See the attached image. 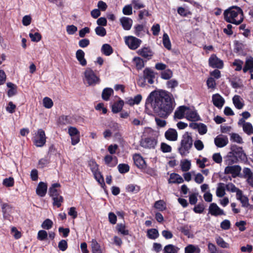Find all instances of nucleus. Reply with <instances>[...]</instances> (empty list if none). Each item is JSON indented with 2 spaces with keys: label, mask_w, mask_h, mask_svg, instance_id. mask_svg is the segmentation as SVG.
I'll use <instances>...</instances> for the list:
<instances>
[{
  "label": "nucleus",
  "mask_w": 253,
  "mask_h": 253,
  "mask_svg": "<svg viewBox=\"0 0 253 253\" xmlns=\"http://www.w3.org/2000/svg\"><path fill=\"white\" fill-rule=\"evenodd\" d=\"M126 190L128 192L137 193L140 191V188L138 185L130 184L126 186Z\"/></svg>",
  "instance_id": "45"
},
{
  "label": "nucleus",
  "mask_w": 253,
  "mask_h": 253,
  "mask_svg": "<svg viewBox=\"0 0 253 253\" xmlns=\"http://www.w3.org/2000/svg\"><path fill=\"white\" fill-rule=\"evenodd\" d=\"M241 171V167L239 165H228L224 169L225 174H231L233 178L239 176Z\"/></svg>",
  "instance_id": "10"
},
{
  "label": "nucleus",
  "mask_w": 253,
  "mask_h": 253,
  "mask_svg": "<svg viewBox=\"0 0 253 253\" xmlns=\"http://www.w3.org/2000/svg\"><path fill=\"white\" fill-rule=\"evenodd\" d=\"M96 34L100 37H103L106 35L107 32L103 27L97 26L95 29Z\"/></svg>",
  "instance_id": "53"
},
{
  "label": "nucleus",
  "mask_w": 253,
  "mask_h": 253,
  "mask_svg": "<svg viewBox=\"0 0 253 253\" xmlns=\"http://www.w3.org/2000/svg\"><path fill=\"white\" fill-rule=\"evenodd\" d=\"M124 105V102L123 100L120 99L117 102H115L112 106V111L113 113L116 114L120 112Z\"/></svg>",
  "instance_id": "23"
},
{
  "label": "nucleus",
  "mask_w": 253,
  "mask_h": 253,
  "mask_svg": "<svg viewBox=\"0 0 253 253\" xmlns=\"http://www.w3.org/2000/svg\"><path fill=\"white\" fill-rule=\"evenodd\" d=\"M116 229L119 233L123 235H128L129 230L126 229V226L125 224L118 223L116 226Z\"/></svg>",
  "instance_id": "34"
},
{
  "label": "nucleus",
  "mask_w": 253,
  "mask_h": 253,
  "mask_svg": "<svg viewBox=\"0 0 253 253\" xmlns=\"http://www.w3.org/2000/svg\"><path fill=\"white\" fill-rule=\"evenodd\" d=\"M243 71L244 73H246L248 71L251 73H253V57H250L246 59Z\"/></svg>",
  "instance_id": "27"
},
{
  "label": "nucleus",
  "mask_w": 253,
  "mask_h": 253,
  "mask_svg": "<svg viewBox=\"0 0 253 253\" xmlns=\"http://www.w3.org/2000/svg\"><path fill=\"white\" fill-rule=\"evenodd\" d=\"M131 4L133 5V8L136 10L144 8L145 6L141 0H132Z\"/></svg>",
  "instance_id": "51"
},
{
  "label": "nucleus",
  "mask_w": 253,
  "mask_h": 253,
  "mask_svg": "<svg viewBox=\"0 0 253 253\" xmlns=\"http://www.w3.org/2000/svg\"><path fill=\"white\" fill-rule=\"evenodd\" d=\"M145 104L146 105H150L153 112L164 119L170 115L175 106L172 94L163 90L151 92L147 97Z\"/></svg>",
  "instance_id": "1"
},
{
  "label": "nucleus",
  "mask_w": 253,
  "mask_h": 253,
  "mask_svg": "<svg viewBox=\"0 0 253 253\" xmlns=\"http://www.w3.org/2000/svg\"><path fill=\"white\" fill-rule=\"evenodd\" d=\"M84 77L89 85H95L100 82L99 78L97 77L93 71L90 68H87L85 71Z\"/></svg>",
  "instance_id": "6"
},
{
  "label": "nucleus",
  "mask_w": 253,
  "mask_h": 253,
  "mask_svg": "<svg viewBox=\"0 0 253 253\" xmlns=\"http://www.w3.org/2000/svg\"><path fill=\"white\" fill-rule=\"evenodd\" d=\"M208 249L209 253H218L216 247L214 244L211 243H208Z\"/></svg>",
  "instance_id": "64"
},
{
  "label": "nucleus",
  "mask_w": 253,
  "mask_h": 253,
  "mask_svg": "<svg viewBox=\"0 0 253 253\" xmlns=\"http://www.w3.org/2000/svg\"><path fill=\"white\" fill-rule=\"evenodd\" d=\"M61 185L59 183H53L49 189V194L50 197H53L59 195V192L56 188H59Z\"/></svg>",
  "instance_id": "28"
},
{
  "label": "nucleus",
  "mask_w": 253,
  "mask_h": 253,
  "mask_svg": "<svg viewBox=\"0 0 253 253\" xmlns=\"http://www.w3.org/2000/svg\"><path fill=\"white\" fill-rule=\"evenodd\" d=\"M47 233L44 230H41L38 233L37 238L40 241H44L47 238Z\"/></svg>",
  "instance_id": "60"
},
{
  "label": "nucleus",
  "mask_w": 253,
  "mask_h": 253,
  "mask_svg": "<svg viewBox=\"0 0 253 253\" xmlns=\"http://www.w3.org/2000/svg\"><path fill=\"white\" fill-rule=\"evenodd\" d=\"M189 110V107L186 106H179L174 112V117L178 119H182L186 115V112Z\"/></svg>",
  "instance_id": "19"
},
{
  "label": "nucleus",
  "mask_w": 253,
  "mask_h": 253,
  "mask_svg": "<svg viewBox=\"0 0 253 253\" xmlns=\"http://www.w3.org/2000/svg\"><path fill=\"white\" fill-rule=\"evenodd\" d=\"M223 14L226 22L237 25L240 24L244 19L242 9L237 6L231 7L226 9Z\"/></svg>",
  "instance_id": "3"
},
{
  "label": "nucleus",
  "mask_w": 253,
  "mask_h": 253,
  "mask_svg": "<svg viewBox=\"0 0 253 253\" xmlns=\"http://www.w3.org/2000/svg\"><path fill=\"white\" fill-rule=\"evenodd\" d=\"M53 224V223L51 219L47 218L43 221L41 226L43 229L49 230L52 227Z\"/></svg>",
  "instance_id": "52"
},
{
  "label": "nucleus",
  "mask_w": 253,
  "mask_h": 253,
  "mask_svg": "<svg viewBox=\"0 0 253 253\" xmlns=\"http://www.w3.org/2000/svg\"><path fill=\"white\" fill-rule=\"evenodd\" d=\"M104 162L106 165L110 167H114L117 164V158L116 157H114V158L110 155H107L104 157Z\"/></svg>",
  "instance_id": "26"
},
{
  "label": "nucleus",
  "mask_w": 253,
  "mask_h": 253,
  "mask_svg": "<svg viewBox=\"0 0 253 253\" xmlns=\"http://www.w3.org/2000/svg\"><path fill=\"white\" fill-rule=\"evenodd\" d=\"M212 101L213 105L218 109H221L225 103L224 98L218 93L212 95Z\"/></svg>",
  "instance_id": "16"
},
{
  "label": "nucleus",
  "mask_w": 253,
  "mask_h": 253,
  "mask_svg": "<svg viewBox=\"0 0 253 253\" xmlns=\"http://www.w3.org/2000/svg\"><path fill=\"white\" fill-rule=\"evenodd\" d=\"M243 61L240 59H235L233 62V66H236L235 70L237 71H241L242 69Z\"/></svg>",
  "instance_id": "62"
},
{
  "label": "nucleus",
  "mask_w": 253,
  "mask_h": 253,
  "mask_svg": "<svg viewBox=\"0 0 253 253\" xmlns=\"http://www.w3.org/2000/svg\"><path fill=\"white\" fill-rule=\"evenodd\" d=\"M165 137L169 141H175L177 140L178 133L176 129L169 128L165 132Z\"/></svg>",
  "instance_id": "15"
},
{
  "label": "nucleus",
  "mask_w": 253,
  "mask_h": 253,
  "mask_svg": "<svg viewBox=\"0 0 253 253\" xmlns=\"http://www.w3.org/2000/svg\"><path fill=\"white\" fill-rule=\"evenodd\" d=\"M88 166L92 173L99 170V166L94 160H90L88 162Z\"/></svg>",
  "instance_id": "57"
},
{
  "label": "nucleus",
  "mask_w": 253,
  "mask_h": 253,
  "mask_svg": "<svg viewBox=\"0 0 253 253\" xmlns=\"http://www.w3.org/2000/svg\"><path fill=\"white\" fill-rule=\"evenodd\" d=\"M134 34L138 37L145 35V26L143 24H136L134 26Z\"/></svg>",
  "instance_id": "25"
},
{
  "label": "nucleus",
  "mask_w": 253,
  "mask_h": 253,
  "mask_svg": "<svg viewBox=\"0 0 253 253\" xmlns=\"http://www.w3.org/2000/svg\"><path fill=\"white\" fill-rule=\"evenodd\" d=\"M59 122L61 125H67L71 123V117L70 116L62 115L59 118Z\"/></svg>",
  "instance_id": "49"
},
{
  "label": "nucleus",
  "mask_w": 253,
  "mask_h": 253,
  "mask_svg": "<svg viewBox=\"0 0 253 253\" xmlns=\"http://www.w3.org/2000/svg\"><path fill=\"white\" fill-rule=\"evenodd\" d=\"M178 230L188 238L193 237V235L190 233V227L187 225L178 227Z\"/></svg>",
  "instance_id": "37"
},
{
  "label": "nucleus",
  "mask_w": 253,
  "mask_h": 253,
  "mask_svg": "<svg viewBox=\"0 0 253 253\" xmlns=\"http://www.w3.org/2000/svg\"><path fill=\"white\" fill-rule=\"evenodd\" d=\"M47 185L43 182H40L36 189V194L41 197H44L47 192Z\"/></svg>",
  "instance_id": "18"
},
{
  "label": "nucleus",
  "mask_w": 253,
  "mask_h": 253,
  "mask_svg": "<svg viewBox=\"0 0 253 253\" xmlns=\"http://www.w3.org/2000/svg\"><path fill=\"white\" fill-rule=\"evenodd\" d=\"M177 13L182 17H186L188 15H191L192 14L190 11L182 7H179L177 8Z\"/></svg>",
  "instance_id": "59"
},
{
  "label": "nucleus",
  "mask_w": 253,
  "mask_h": 253,
  "mask_svg": "<svg viewBox=\"0 0 253 253\" xmlns=\"http://www.w3.org/2000/svg\"><path fill=\"white\" fill-rule=\"evenodd\" d=\"M50 163V159L47 157L42 158L38 162L39 168L42 169Z\"/></svg>",
  "instance_id": "50"
},
{
  "label": "nucleus",
  "mask_w": 253,
  "mask_h": 253,
  "mask_svg": "<svg viewBox=\"0 0 253 253\" xmlns=\"http://www.w3.org/2000/svg\"><path fill=\"white\" fill-rule=\"evenodd\" d=\"M220 227L223 230H227L230 228L231 223L228 219H225L222 221L220 223Z\"/></svg>",
  "instance_id": "63"
},
{
  "label": "nucleus",
  "mask_w": 253,
  "mask_h": 253,
  "mask_svg": "<svg viewBox=\"0 0 253 253\" xmlns=\"http://www.w3.org/2000/svg\"><path fill=\"white\" fill-rule=\"evenodd\" d=\"M169 183H182L184 182L183 178L178 174L172 173L170 174L168 180Z\"/></svg>",
  "instance_id": "22"
},
{
  "label": "nucleus",
  "mask_w": 253,
  "mask_h": 253,
  "mask_svg": "<svg viewBox=\"0 0 253 253\" xmlns=\"http://www.w3.org/2000/svg\"><path fill=\"white\" fill-rule=\"evenodd\" d=\"M209 212L213 216L225 215L223 210L221 209L216 203H212L210 204L209 208Z\"/></svg>",
  "instance_id": "11"
},
{
  "label": "nucleus",
  "mask_w": 253,
  "mask_h": 253,
  "mask_svg": "<svg viewBox=\"0 0 253 253\" xmlns=\"http://www.w3.org/2000/svg\"><path fill=\"white\" fill-rule=\"evenodd\" d=\"M132 61L137 70H141L144 67V61L140 57H134Z\"/></svg>",
  "instance_id": "31"
},
{
  "label": "nucleus",
  "mask_w": 253,
  "mask_h": 253,
  "mask_svg": "<svg viewBox=\"0 0 253 253\" xmlns=\"http://www.w3.org/2000/svg\"><path fill=\"white\" fill-rule=\"evenodd\" d=\"M244 131L248 135L253 133V127L251 123L247 122L243 126Z\"/></svg>",
  "instance_id": "48"
},
{
  "label": "nucleus",
  "mask_w": 253,
  "mask_h": 253,
  "mask_svg": "<svg viewBox=\"0 0 253 253\" xmlns=\"http://www.w3.org/2000/svg\"><path fill=\"white\" fill-rule=\"evenodd\" d=\"M118 169L120 173L124 174L129 171L130 167L126 164H120L118 166Z\"/></svg>",
  "instance_id": "43"
},
{
  "label": "nucleus",
  "mask_w": 253,
  "mask_h": 253,
  "mask_svg": "<svg viewBox=\"0 0 253 253\" xmlns=\"http://www.w3.org/2000/svg\"><path fill=\"white\" fill-rule=\"evenodd\" d=\"M147 235L149 239L154 240L159 237V234L157 229L152 228L147 230Z\"/></svg>",
  "instance_id": "35"
},
{
  "label": "nucleus",
  "mask_w": 253,
  "mask_h": 253,
  "mask_svg": "<svg viewBox=\"0 0 253 253\" xmlns=\"http://www.w3.org/2000/svg\"><path fill=\"white\" fill-rule=\"evenodd\" d=\"M53 201V205L56 206L57 208H59L61 206V203L63 202L64 199L62 196H57L52 197Z\"/></svg>",
  "instance_id": "47"
},
{
  "label": "nucleus",
  "mask_w": 253,
  "mask_h": 253,
  "mask_svg": "<svg viewBox=\"0 0 253 253\" xmlns=\"http://www.w3.org/2000/svg\"><path fill=\"white\" fill-rule=\"evenodd\" d=\"M216 196L218 197H222L225 194L224 184L222 183H219V186L217 188L216 191Z\"/></svg>",
  "instance_id": "46"
},
{
  "label": "nucleus",
  "mask_w": 253,
  "mask_h": 253,
  "mask_svg": "<svg viewBox=\"0 0 253 253\" xmlns=\"http://www.w3.org/2000/svg\"><path fill=\"white\" fill-rule=\"evenodd\" d=\"M230 139L231 141L237 142L239 144L243 143L242 137L237 133H231Z\"/></svg>",
  "instance_id": "56"
},
{
  "label": "nucleus",
  "mask_w": 253,
  "mask_h": 253,
  "mask_svg": "<svg viewBox=\"0 0 253 253\" xmlns=\"http://www.w3.org/2000/svg\"><path fill=\"white\" fill-rule=\"evenodd\" d=\"M215 145L219 148H222L228 143V139L227 136L219 135L214 140Z\"/></svg>",
  "instance_id": "12"
},
{
  "label": "nucleus",
  "mask_w": 253,
  "mask_h": 253,
  "mask_svg": "<svg viewBox=\"0 0 253 253\" xmlns=\"http://www.w3.org/2000/svg\"><path fill=\"white\" fill-rule=\"evenodd\" d=\"M121 24L125 30H129L132 25V20L128 17H123L120 19Z\"/></svg>",
  "instance_id": "20"
},
{
  "label": "nucleus",
  "mask_w": 253,
  "mask_h": 253,
  "mask_svg": "<svg viewBox=\"0 0 253 253\" xmlns=\"http://www.w3.org/2000/svg\"><path fill=\"white\" fill-rule=\"evenodd\" d=\"M76 56L77 59L81 65L84 66L86 65L87 62L84 58L85 53L83 50L78 49L76 51Z\"/></svg>",
  "instance_id": "24"
},
{
  "label": "nucleus",
  "mask_w": 253,
  "mask_h": 253,
  "mask_svg": "<svg viewBox=\"0 0 253 253\" xmlns=\"http://www.w3.org/2000/svg\"><path fill=\"white\" fill-rule=\"evenodd\" d=\"M2 184L3 185L7 187H12L14 184V178L12 177L6 178L3 179Z\"/></svg>",
  "instance_id": "55"
},
{
  "label": "nucleus",
  "mask_w": 253,
  "mask_h": 253,
  "mask_svg": "<svg viewBox=\"0 0 253 253\" xmlns=\"http://www.w3.org/2000/svg\"><path fill=\"white\" fill-rule=\"evenodd\" d=\"M29 37L32 42H38L42 39V35L38 32H36L34 34L30 33Z\"/></svg>",
  "instance_id": "54"
},
{
  "label": "nucleus",
  "mask_w": 253,
  "mask_h": 253,
  "mask_svg": "<svg viewBox=\"0 0 253 253\" xmlns=\"http://www.w3.org/2000/svg\"><path fill=\"white\" fill-rule=\"evenodd\" d=\"M125 42L130 49L135 50L140 46L142 41L135 37L130 36L126 37Z\"/></svg>",
  "instance_id": "8"
},
{
  "label": "nucleus",
  "mask_w": 253,
  "mask_h": 253,
  "mask_svg": "<svg viewBox=\"0 0 253 253\" xmlns=\"http://www.w3.org/2000/svg\"><path fill=\"white\" fill-rule=\"evenodd\" d=\"M217 245L222 248H229V245L226 243L222 238L218 236L215 239Z\"/></svg>",
  "instance_id": "44"
},
{
  "label": "nucleus",
  "mask_w": 253,
  "mask_h": 253,
  "mask_svg": "<svg viewBox=\"0 0 253 253\" xmlns=\"http://www.w3.org/2000/svg\"><path fill=\"white\" fill-rule=\"evenodd\" d=\"M193 146V139L191 133L185 132L182 136L180 146L178 148V152L182 156L187 155Z\"/></svg>",
  "instance_id": "4"
},
{
  "label": "nucleus",
  "mask_w": 253,
  "mask_h": 253,
  "mask_svg": "<svg viewBox=\"0 0 253 253\" xmlns=\"http://www.w3.org/2000/svg\"><path fill=\"white\" fill-rule=\"evenodd\" d=\"M133 160L135 165L139 169H143L146 167V162L139 154H135L133 156Z\"/></svg>",
  "instance_id": "13"
},
{
  "label": "nucleus",
  "mask_w": 253,
  "mask_h": 253,
  "mask_svg": "<svg viewBox=\"0 0 253 253\" xmlns=\"http://www.w3.org/2000/svg\"><path fill=\"white\" fill-rule=\"evenodd\" d=\"M186 118L191 121H198L200 120V117L198 115L197 111L192 110L189 108V110L186 112Z\"/></svg>",
  "instance_id": "21"
},
{
  "label": "nucleus",
  "mask_w": 253,
  "mask_h": 253,
  "mask_svg": "<svg viewBox=\"0 0 253 253\" xmlns=\"http://www.w3.org/2000/svg\"><path fill=\"white\" fill-rule=\"evenodd\" d=\"M101 52L105 55L109 56L113 52V49L110 44L105 43L101 47Z\"/></svg>",
  "instance_id": "32"
},
{
  "label": "nucleus",
  "mask_w": 253,
  "mask_h": 253,
  "mask_svg": "<svg viewBox=\"0 0 253 253\" xmlns=\"http://www.w3.org/2000/svg\"><path fill=\"white\" fill-rule=\"evenodd\" d=\"M154 208L160 211H164L167 209L166 204L163 200H160L155 203Z\"/></svg>",
  "instance_id": "41"
},
{
  "label": "nucleus",
  "mask_w": 253,
  "mask_h": 253,
  "mask_svg": "<svg viewBox=\"0 0 253 253\" xmlns=\"http://www.w3.org/2000/svg\"><path fill=\"white\" fill-rule=\"evenodd\" d=\"M205 209L203 203H199L196 205L193 208V211L196 213H202Z\"/></svg>",
  "instance_id": "61"
},
{
  "label": "nucleus",
  "mask_w": 253,
  "mask_h": 253,
  "mask_svg": "<svg viewBox=\"0 0 253 253\" xmlns=\"http://www.w3.org/2000/svg\"><path fill=\"white\" fill-rule=\"evenodd\" d=\"M191 168V162L187 159L181 162V169L183 171H187Z\"/></svg>",
  "instance_id": "42"
},
{
  "label": "nucleus",
  "mask_w": 253,
  "mask_h": 253,
  "mask_svg": "<svg viewBox=\"0 0 253 253\" xmlns=\"http://www.w3.org/2000/svg\"><path fill=\"white\" fill-rule=\"evenodd\" d=\"M158 144V136L154 131H150L147 135H144L139 141L142 147L148 149H154Z\"/></svg>",
  "instance_id": "5"
},
{
  "label": "nucleus",
  "mask_w": 253,
  "mask_h": 253,
  "mask_svg": "<svg viewBox=\"0 0 253 253\" xmlns=\"http://www.w3.org/2000/svg\"><path fill=\"white\" fill-rule=\"evenodd\" d=\"M143 78L148 80V83L149 84H153L155 78L154 71L149 68H146L143 71Z\"/></svg>",
  "instance_id": "17"
},
{
  "label": "nucleus",
  "mask_w": 253,
  "mask_h": 253,
  "mask_svg": "<svg viewBox=\"0 0 253 253\" xmlns=\"http://www.w3.org/2000/svg\"><path fill=\"white\" fill-rule=\"evenodd\" d=\"M172 76V71L169 69H168L162 71L161 74V78L166 80H169Z\"/></svg>",
  "instance_id": "39"
},
{
  "label": "nucleus",
  "mask_w": 253,
  "mask_h": 253,
  "mask_svg": "<svg viewBox=\"0 0 253 253\" xmlns=\"http://www.w3.org/2000/svg\"><path fill=\"white\" fill-rule=\"evenodd\" d=\"M163 43L164 47L168 50L171 49V44L168 35L164 33L163 36Z\"/></svg>",
  "instance_id": "36"
},
{
  "label": "nucleus",
  "mask_w": 253,
  "mask_h": 253,
  "mask_svg": "<svg viewBox=\"0 0 253 253\" xmlns=\"http://www.w3.org/2000/svg\"><path fill=\"white\" fill-rule=\"evenodd\" d=\"M7 86L9 88L7 91L8 97H12L17 93V85L11 82L7 83Z\"/></svg>",
  "instance_id": "29"
},
{
  "label": "nucleus",
  "mask_w": 253,
  "mask_h": 253,
  "mask_svg": "<svg viewBox=\"0 0 253 253\" xmlns=\"http://www.w3.org/2000/svg\"><path fill=\"white\" fill-rule=\"evenodd\" d=\"M95 179L101 185H105L104 177L101 172L99 170L93 172Z\"/></svg>",
  "instance_id": "40"
},
{
  "label": "nucleus",
  "mask_w": 253,
  "mask_h": 253,
  "mask_svg": "<svg viewBox=\"0 0 253 253\" xmlns=\"http://www.w3.org/2000/svg\"><path fill=\"white\" fill-rule=\"evenodd\" d=\"M114 93L113 89L111 88H105L103 90L102 93V98L105 101L109 100L110 96Z\"/></svg>",
  "instance_id": "30"
},
{
  "label": "nucleus",
  "mask_w": 253,
  "mask_h": 253,
  "mask_svg": "<svg viewBox=\"0 0 253 253\" xmlns=\"http://www.w3.org/2000/svg\"><path fill=\"white\" fill-rule=\"evenodd\" d=\"M43 104L45 108L47 109L51 108L53 105V103L51 99L48 97H45L43 99Z\"/></svg>",
  "instance_id": "58"
},
{
  "label": "nucleus",
  "mask_w": 253,
  "mask_h": 253,
  "mask_svg": "<svg viewBox=\"0 0 253 253\" xmlns=\"http://www.w3.org/2000/svg\"><path fill=\"white\" fill-rule=\"evenodd\" d=\"M138 54L142 57L149 60L152 58L154 53L150 47H143L139 49L137 51Z\"/></svg>",
  "instance_id": "14"
},
{
  "label": "nucleus",
  "mask_w": 253,
  "mask_h": 253,
  "mask_svg": "<svg viewBox=\"0 0 253 253\" xmlns=\"http://www.w3.org/2000/svg\"><path fill=\"white\" fill-rule=\"evenodd\" d=\"M233 103L235 107L238 109H241L244 106V103L241 101L240 96L238 95H235L232 99Z\"/></svg>",
  "instance_id": "33"
},
{
  "label": "nucleus",
  "mask_w": 253,
  "mask_h": 253,
  "mask_svg": "<svg viewBox=\"0 0 253 253\" xmlns=\"http://www.w3.org/2000/svg\"><path fill=\"white\" fill-rule=\"evenodd\" d=\"M34 144L37 147H42L46 142V136L44 131L42 129H39L34 140Z\"/></svg>",
  "instance_id": "7"
},
{
  "label": "nucleus",
  "mask_w": 253,
  "mask_h": 253,
  "mask_svg": "<svg viewBox=\"0 0 253 253\" xmlns=\"http://www.w3.org/2000/svg\"><path fill=\"white\" fill-rule=\"evenodd\" d=\"M230 151L224 157L225 163L227 165H232L238 162H245L247 161V157L243 148L236 145H232Z\"/></svg>",
  "instance_id": "2"
},
{
  "label": "nucleus",
  "mask_w": 253,
  "mask_h": 253,
  "mask_svg": "<svg viewBox=\"0 0 253 253\" xmlns=\"http://www.w3.org/2000/svg\"><path fill=\"white\" fill-rule=\"evenodd\" d=\"M209 65L213 68L222 69L223 67V62L217 56L212 54L209 59Z\"/></svg>",
  "instance_id": "9"
},
{
  "label": "nucleus",
  "mask_w": 253,
  "mask_h": 253,
  "mask_svg": "<svg viewBox=\"0 0 253 253\" xmlns=\"http://www.w3.org/2000/svg\"><path fill=\"white\" fill-rule=\"evenodd\" d=\"M178 248L172 244L166 245L164 249V253H177Z\"/></svg>",
  "instance_id": "38"
}]
</instances>
